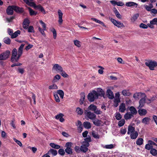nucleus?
I'll return each mask as SVG.
<instances>
[{"label":"nucleus","mask_w":157,"mask_h":157,"mask_svg":"<svg viewBox=\"0 0 157 157\" xmlns=\"http://www.w3.org/2000/svg\"><path fill=\"white\" fill-rule=\"evenodd\" d=\"M75 150L77 153H79L80 151H81L80 147L79 146H77L75 147Z\"/></svg>","instance_id":"nucleus-62"},{"label":"nucleus","mask_w":157,"mask_h":157,"mask_svg":"<svg viewBox=\"0 0 157 157\" xmlns=\"http://www.w3.org/2000/svg\"><path fill=\"white\" fill-rule=\"evenodd\" d=\"M74 44L77 47L79 48L81 46V42L78 40H75L73 41Z\"/></svg>","instance_id":"nucleus-40"},{"label":"nucleus","mask_w":157,"mask_h":157,"mask_svg":"<svg viewBox=\"0 0 157 157\" xmlns=\"http://www.w3.org/2000/svg\"><path fill=\"white\" fill-rule=\"evenodd\" d=\"M138 4L136 3L132 2H127L125 4V5L127 6L128 7H132L133 6H136V7H137V6Z\"/></svg>","instance_id":"nucleus-25"},{"label":"nucleus","mask_w":157,"mask_h":157,"mask_svg":"<svg viewBox=\"0 0 157 157\" xmlns=\"http://www.w3.org/2000/svg\"><path fill=\"white\" fill-rule=\"evenodd\" d=\"M60 74L63 77L66 78L68 76V75L65 72L63 71V70L62 71H61L60 72Z\"/></svg>","instance_id":"nucleus-63"},{"label":"nucleus","mask_w":157,"mask_h":157,"mask_svg":"<svg viewBox=\"0 0 157 157\" xmlns=\"http://www.w3.org/2000/svg\"><path fill=\"white\" fill-rule=\"evenodd\" d=\"M13 139L14 141L15 142H16L21 147L22 146V144L20 141L17 140L15 138H14Z\"/></svg>","instance_id":"nucleus-61"},{"label":"nucleus","mask_w":157,"mask_h":157,"mask_svg":"<svg viewBox=\"0 0 157 157\" xmlns=\"http://www.w3.org/2000/svg\"><path fill=\"white\" fill-rule=\"evenodd\" d=\"M106 95L110 99H112L114 98L112 90L110 89H108L106 91Z\"/></svg>","instance_id":"nucleus-15"},{"label":"nucleus","mask_w":157,"mask_h":157,"mask_svg":"<svg viewBox=\"0 0 157 157\" xmlns=\"http://www.w3.org/2000/svg\"><path fill=\"white\" fill-rule=\"evenodd\" d=\"M133 97L136 100L139 99L140 98L143 97H146V95L143 93H136L133 95Z\"/></svg>","instance_id":"nucleus-7"},{"label":"nucleus","mask_w":157,"mask_h":157,"mask_svg":"<svg viewBox=\"0 0 157 157\" xmlns=\"http://www.w3.org/2000/svg\"><path fill=\"white\" fill-rule=\"evenodd\" d=\"M83 126L86 129L90 128L91 126L90 122L88 121H85L83 123Z\"/></svg>","instance_id":"nucleus-28"},{"label":"nucleus","mask_w":157,"mask_h":157,"mask_svg":"<svg viewBox=\"0 0 157 157\" xmlns=\"http://www.w3.org/2000/svg\"><path fill=\"white\" fill-rule=\"evenodd\" d=\"M146 97L142 98L139 101V106L138 108H141L144 107L145 103H146Z\"/></svg>","instance_id":"nucleus-16"},{"label":"nucleus","mask_w":157,"mask_h":157,"mask_svg":"<svg viewBox=\"0 0 157 157\" xmlns=\"http://www.w3.org/2000/svg\"><path fill=\"white\" fill-rule=\"evenodd\" d=\"M52 69H54L58 73H60L61 71H63V68L59 64H56L54 65L52 67Z\"/></svg>","instance_id":"nucleus-11"},{"label":"nucleus","mask_w":157,"mask_h":157,"mask_svg":"<svg viewBox=\"0 0 157 157\" xmlns=\"http://www.w3.org/2000/svg\"><path fill=\"white\" fill-rule=\"evenodd\" d=\"M128 109L130 111L131 113L133 115H136L137 113V111L136 109H127V111H128Z\"/></svg>","instance_id":"nucleus-42"},{"label":"nucleus","mask_w":157,"mask_h":157,"mask_svg":"<svg viewBox=\"0 0 157 157\" xmlns=\"http://www.w3.org/2000/svg\"><path fill=\"white\" fill-rule=\"evenodd\" d=\"M85 113L89 119L91 120L94 119L96 117V115L94 113H92L87 110L85 111Z\"/></svg>","instance_id":"nucleus-8"},{"label":"nucleus","mask_w":157,"mask_h":157,"mask_svg":"<svg viewBox=\"0 0 157 157\" xmlns=\"http://www.w3.org/2000/svg\"><path fill=\"white\" fill-rule=\"evenodd\" d=\"M28 9L29 10L30 15L31 16H35L37 14V12L34 11L30 7H28Z\"/></svg>","instance_id":"nucleus-32"},{"label":"nucleus","mask_w":157,"mask_h":157,"mask_svg":"<svg viewBox=\"0 0 157 157\" xmlns=\"http://www.w3.org/2000/svg\"><path fill=\"white\" fill-rule=\"evenodd\" d=\"M58 153L60 155L63 156L64 155L65 152L63 149L61 148L59 149Z\"/></svg>","instance_id":"nucleus-53"},{"label":"nucleus","mask_w":157,"mask_h":157,"mask_svg":"<svg viewBox=\"0 0 157 157\" xmlns=\"http://www.w3.org/2000/svg\"><path fill=\"white\" fill-rule=\"evenodd\" d=\"M145 65L151 70L154 69V67L157 66V62L155 61L149 60L145 63Z\"/></svg>","instance_id":"nucleus-2"},{"label":"nucleus","mask_w":157,"mask_h":157,"mask_svg":"<svg viewBox=\"0 0 157 157\" xmlns=\"http://www.w3.org/2000/svg\"><path fill=\"white\" fill-rule=\"evenodd\" d=\"M25 44H21V46L18 48V53L17 56V59H19L20 57L21 56L23 53V51Z\"/></svg>","instance_id":"nucleus-9"},{"label":"nucleus","mask_w":157,"mask_h":157,"mask_svg":"<svg viewBox=\"0 0 157 157\" xmlns=\"http://www.w3.org/2000/svg\"><path fill=\"white\" fill-rule=\"evenodd\" d=\"M116 115L115 116V117L117 120H119L121 119L122 117L120 113L118 112L116 113Z\"/></svg>","instance_id":"nucleus-55"},{"label":"nucleus","mask_w":157,"mask_h":157,"mask_svg":"<svg viewBox=\"0 0 157 157\" xmlns=\"http://www.w3.org/2000/svg\"><path fill=\"white\" fill-rule=\"evenodd\" d=\"M13 8L14 10L17 13H22L24 11L23 8L22 7L13 6Z\"/></svg>","instance_id":"nucleus-17"},{"label":"nucleus","mask_w":157,"mask_h":157,"mask_svg":"<svg viewBox=\"0 0 157 157\" xmlns=\"http://www.w3.org/2000/svg\"><path fill=\"white\" fill-rule=\"evenodd\" d=\"M81 98L80 99L79 103L80 105H82L84 102L85 99V94L84 93H81L80 94Z\"/></svg>","instance_id":"nucleus-23"},{"label":"nucleus","mask_w":157,"mask_h":157,"mask_svg":"<svg viewBox=\"0 0 157 157\" xmlns=\"http://www.w3.org/2000/svg\"><path fill=\"white\" fill-rule=\"evenodd\" d=\"M10 54V52L9 50L6 51L0 55V60L6 59L8 58Z\"/></svg>","instance_id":"nucleus-5"},{"label":"nucleus","mask_w":157,"mask_h":157,"mask_svg":"<svg viewBox=\"0 0 157 157\" xmlns=\"http://www.w3.org/2000/svg\"><path fill=\"white\" fill-rule=\"evenodd\" d=\"M72 143L71 142H67L65 145L66 148L65 149V152L69 155H72L73 153L72 149L71 148Z\"/></svg>","instance_id":"nucleus-3"},{"label":"nucleus","mask_w":157,"mask_h":157,"mask_svg":"<svg viewBox=\"0 0 157 157\" xmlns=\"http://www.w3.org/2000/svg\"><path fill=\"white\" fill-rule=\"evenodd\" d=\"M38 30L43 36H46V34L44 32V31L46 30H44L43 28L42 29L40 27H38Z\"/></svg>","instance_id":"nucleus-52"},{"label":"nucleus","mask_w":157,"mask_h":157,"mask_svg":"<svg viewBox=\"0 0 157 157\" xmlns=\"http://www.w3.org/2000/svg\"><path fill=\"white\" fill-rule=\"evenodd\" d=\"M124 118L126 120H127L130 119V117L129 115L128 112H127L124 115Z\"/></svg>","instance_id":"nucleus-60"},{"label":"nucleus","mask_w":157,"mask_h":157,"mask_svg":"<svg viewBox=\"0 0 157 157\" xmlns=\"http://www.w3.org/2000/svg\"><path fill=\"white\" fill-rule=\"evenodd\" d=\"M96 93L98 95V98L99 96L104 97L105 95V92L101 88H98L97 89Z\"/></svg>","instance_id":"nucleus-13"},{"label":"nucleus","mask_w":157,"mask_h":157,"mask_svg":"<svg viewBox=\"0 0 157 157\" xmlns=\"http://www.w3.org/2000/svg\"><path fill=\"white\" fill-rule=\"evenodd\" d=\"M125 121L124 119H122L118 122V125L121 127L124 124Z\"/></svg>","instance_id":"nucleus-48"},{"label":"nucleus","mask_w":157,"mask_h":157,"mask_svg":"<svg viewBox=\"0 0 157 157\" xmlns=\"http://www.w3.org/2000/svg\"><path fill=\"white\" fill-rule=\"evenodd\" d=\"M20 31L19 30H17L13 33L11 36V38L13 39L16 38L19 34H20Z\"/></svg>","instance_id":"nucleus-33"},{"label":"nucleus","mask_w":157,"mask_h":157,"mask_svg":"<svg viewBox=\"0 0 157 157\" xmlns=\"http://www.w3.org/2000/svg\"><path fill=\"white\" fill-rule=\"evenodd\" d=\"M153 25H156L157 26V18H155L150 21V23L147 24L149 27L153 29L154 26Z\"/></svg>","instance_id":"nucleus-10"},{"label":"nucleus","mask_w":157,"mask_h":157,"mask_svg":"<svg viewBox=\"0 0 157 157\" xmlns=\"http://www.w3.org/2000/svg\"><path fill=\"white\" fill-rule=\"evenodd\" d=\"M58 13L59 16L58 22L59 24L61 25L62 24L63 21L62 19L63 13L60 10H58Z\"/></svg>","instance_id":"nucleus-14"},{"label":"nucleus","mask_w":157,"mask_h":157,"mask_svg":"<svg viewBox=\"0 0 157 157\" xmlns=\"http://www.w3.org/2000/svg\"><path fill=\"white\" fill-rule=\"evenodd\" d=\"M150 6L145 5V9L148 11H151V9L153 8V6L151 4Z\"/></svg>","instance_id":"nucleus-58"},{"label":"nucleus","mask_w":157,"mask_h":157,"mask_svg":"<svg viewBox=\"0 0 157 157\" xmlns=\"http://www.w3.org/2000/svg\"><path fill=\"white\" fill-rule=\"evenodd\" d=\"M122 94L124 96H129L131 93L128 90H123L122 91Z\"/></svg>","instance_id":"nucleus-38"},{"label":"nucleus","mask_w":157,"mask_h":157,"mask_svg":"<svg viewBox=\"0 0 157 157\" xmlns=\"http://www.w3.org/2000/svg\"><path fill=\"white\" fill-rule=\"evenodd\" d=\"M109 19L115 26L118 28L121 27H124V24L114 19L111 17H109Z\"/></svg>","instance_id":"nucleus-6"},{"label":"nucleus","mask_w":157,"mask_h":157,"mask_svg":"<svg viewBox=\"0 0 157 157\" xmlns=\"http://www.w3.org/2000/svg\"><path fill=\"white\" fill-rule=\"evenodd\" d=\"M91 20L94 21L100 24L103 26H104L105 27H106V26L105 25V24H104L103 22L101 21H100L96 19V18H91Z\"/></svg>","instance_id":"nucleus-24"},{"label":"nucleus","mask_w":157,"mask_h":157,"mask_svg":"<svg viewBox=\"0 0 157 157\" xmlns=\"http://www.w3.org/2000/svg\"><path fill=\"white\" fill-rule=\"evenodd\" d=\"M92 110H93L95 113L97 114H101L102 113V112L100 110H98V109H89Z\"/></svg>","instance_id":"nucleus-47"},{"label":"nucleus","mask_w":157,"mask_h":157,"mask_svg":"<svg viewBox=\"0 0 157 157\" xmlns=\"http://www.w3.org/2000/svg\"><path fill=\"white\" fill-rule=\"evenodd\" d=\"M50 146L52 148L56 149H59L60 148V146L54 143H50L49 144Z\"/></svg>","instance_id":"nucleus-35"},{"label":"nucleus","mask_w":157,"mask_h":157,"mask_svg":"<svg viewBox=\"0 0 157 157\" xmlns=\"http://www.w3.org/2000/svg\"><path fill=\"white\" fill-rule=\"evenodd\" d=\"M138 112L140 116L145 115L147 113V110L144 109H140Z\"/></svg>","instance_id":"nucleus-22"},{"label":"nucleus","mask_w":157,"mask_h":157,"mask_svg":"<svg viewBox=\"0 0 157 157\" xmlns=\"http://www.w3.org/2000/svg\"><path fill=\"white\" fill-rule=\"evenodd\" d=\"M150 152L153 156L157 155V150L155 148L151 149L150 151Z\"/></svg>","instance_id":"nucleus-46"},{"label":"nucleus","mask_w":157,"mask_h":157,"mask_svg":"<svg viewBox=\"0 0 157 157\" xmlns=\"http://www.w3.org/2000/svg\"><path fill=\"white\" fill-rule=\"evenodd\" d=\"M113 11L117 17L119 19H121V15H120L119 12L115 7L114 8Z\"/></svg>","instance_id":"nucleus-31"},{"label":"nucleus","mask_w":157,"mask_h":157,"mask_svg":"<svg viewBox=\"0 0 157 157\" xmlns=\"http://www.w3.org/2000/svg\"><path fill=\"white\" fill-rule=\"evenodd\" d=\"M60 78L61 77L60 75H57L54 76L52 82H56L57 81H56V80H59Z\"/></svg>","instance_id":"nucleus-49"},{"label":"nucleus","mask_w":157,"mask_h":157,"mask_svg":"<svg viewBox=\"0 0 157 157\" xmlns=\"http://www.w3.org/2000/svg\"><path fill=\"white\" fill-rule=\"evenodd\" d=\"M3 42L6 44L9 45L10 44L11 40L8 37H6L3 39Z\"/></svg>","instance_id":"nucleus-39"},{"label":"nucleus","mask_w":157,"mask_h":157,"mask_svg":"<svg viewBox=\"0 0 157 157\" xmlns=\"http://www.w3.org/2000/svg\"><path fill=\"white\" fill-rule=\"evenodd\" d=\"M125 105L128 106L127 108H135L133 106H131L130 107L128 106L129 105L131 104L132 101L131 100L129 99L128 98H126L125 99Z\"/></svg>","instance_id":"nucleus-20"},{"label":"nucleus","mask_w":157,"mask_h":157,"mask_svg":"<svg viewBox=\"0 0 157 157\" xmlns=\"http://www.w3.org/2000/svg\"><path fill=\"white\" fill-rule=\"evenodd\" d=\"M55 93H57L58 94L61 99H63L64 95V93L63 90H57L56 92H54Z\"/></svg>","instance_id":"nucleus-21"},{"label":"nucleus","mask_w":157,"mask_h":157,"mask_svg":"<svg viewBox=\"0 0 157 157\" xmlns=\"http://www.w3.org/2000/svg\"><path fill=\"white\" fill-rule=\"evenodd\" d=\"M150 119L148 117H145L143 119L142 122L146 124H147L149 122Z\"/></svg>","instance_id":"nucleus-34"},{"label":"nucleus","mask_w":157,"mask_h":157,"mask_svg":"<svg viewBox=\"0 0 157 157\" xmlns=\"http://www.w3.org/2000/svg\"><path fill=\"white\" fill-rule=\"evenodd\" d=\"M135 132V128L131 125H129L128 126L127 134H129L130 132L132 133Z\"/></svg>","instance_id":"nucleus-27"},{"label":"nucleus","mask_w":157,"mask_h":157,"mask_svg":"<svg viewBox=\"0 0 157 157\" xmlns=\"http://www.w3.org/2000/svg\"><path fill=\"white\" fill-rule=\"evenodd\" d=\"M101 122L102 121H101L98 119L95 120L94 121H93L94 124L97 126H100Z\"/></svg>","instance_id":"nucleus-36"},{"label":"nucleus","mask_w":157,"mask_h":157,"mask_svg":"<svg viewBox=\"0 0 157 157\" xmlns=\"http://www.w3.org/2000/svg\"><path fill=\"white\" fill-rule=\"evenodd\" d=\"M76 111L78 115H81L83 113V110L82 109H76Z\"/></svg>","instance_id":"nucleus-56"},{"label":"nucleus","mask_w":157,"mask_h":157,"mask_svg":"<svg viewBox=\"0 0 157 157\" xmlns=\"http://www.w3.org/2000/svg\"><path fill=\"white\" fill-rule=\"evenodd\" d=\"M29 6H32L34 8L36 4L33 2H30L29 0H23Z\"/></svg>","instance_id":"nucleus-29"},{"label":"nucleus","mask_w":157,"mask_h":157,"mask_svg":"<svg viewBox=\"0 0 157 157\" xmlns=\"http://www.w3.org/2000/svg\"><path fill=\"white\" fill-rule=\"evenodd\" d=\"M51 31L53 33L54 38L56 39L57 36L56 31L55 29L53 28L51 30Z\"/></svg>","instance_id":"nucleus-57"},{"label":"nucleus","mask_w":157,"mask_h":157,"mask_svg":"<svg viewBox=\"0 0 157 157\" xmlns=\"http://www.w3.org/2000/svg\"><path fill=\"white\" fill-rule=\"evenodd\" d=\"M157 99V96H153L150 99L146 98V103L149 104Z\"/></svg>","instance_id":"nucleus-18"},{"label":"nucleus","mask_w":157,"mask_h":157,"mask_svg":"<svg viewBox=\"0 0 157 157\" xmlns=\"http://www.w3.org/2000/svg\"><path fill=\"white\" fill-rule=\"evenodd\" d=\"M39 22L42 25V26L44 30H46V24L43 22L42 20H40Z\"/></svg>","instance_id":"nucleus-59"},{"label":"nucleus","mask_w":157,"mask_h":157,"mask_svg":"<svg viewBox=\"0 0 157 157\" xmlns=\"http://www.w3.org/2000/svg\"><path fill=\"white\" fill-rule=\"evenodd\" d=\"M153 146L149 144V143L148 142H147V144L145 146V148L148 150L153 149Z\"/></svg>","instance_id":"nucleus-45"},{"label":"nucleus","mask_w":157,"mask_h":157,"mask_svg":"<svg viewBox=\"0 0 157 157\" xmlns=\"http://www.w3.org/2000/svg\"><path fill=\"white\" fill-rule=\"evenodd\" d=\"M54 96L56 102H59L60 101V99L57 93H54Z\"/></svg>","instance_id":"nucleus-51"},{"label":"nucleus","mask_w":157,"mask_h":157,"mask_svg":"<svg viewBox=\"0 0 157 157\" xmlns=\"http://www.w3.org/2000/svg\"><path fill=\"white\" fill-rule=\"evenodd\" d=\"M81 151L83 153H86L88 150V148L86 147L81 145L80 146Z\"/></svg>","instance_id":"nucleus-41"},{"label":"nucleus","mask_w":157,"mask_h":157,"mask_svg":"<svg viewBox=\"0 0 157 157\" xmlns=\"http://www.w3.org/2000/svg\"><path fill=\"white\" fill-rule=\"evenodd\" d=\"M18 55L17 50L16 48H14L12 50V56L11 59V61L12 62H17L19 59H17V56Z\"/></svg>","instance_id":"nucleus-4"},{"label":"nucleus","mask_w":157,"mask_h":157,"mask_svg":"<svg viewBox=\"0 0 157 157\" xmlns=\"http://www.w3.org/2000/svg\"><path fill=\"white\" fill-rule=\"evenodd\" d=\"M138 134L137 131L131 133L130 134V138L132 139H135L137 138Z\"/></svg>","instance_id":"nucleus-30"},{"label":"nucleus","mask_w":157,"mask_h":157,"mask_svg":"<svg viewBox=\"0 0 157 157\" xmlns=\"http://www.w3.org/2000/svg\"><path fill=\"white\" fill-rule=\"evenodd\" d=\"M120 102V98H115L114 100L113 106L115 107H117L118 105V103Z\"/></svg>","instance_id":"nucleus-37"},{"label":"nucleus","mask_w":157,"mask_h":157,"mask_svg":"<svg viewBox=\"0 0 157 157\" xmlns=\"http://www.w3.org/2000/svg\"><path fill=\"white\" fill-rule=\"evenodd\" d=\"M92 136L95 139H99L100 137L99 135L94 131H93L92 132Z\"/></svg>","instance_id":"nucleus-44"},{"label":"nucleus","mask_w":157,"mask_h":157,"mask_svg":"<svg viewBox=\"0 0 157 157\" xmlns=\"http://www.w3.org/2000/svg\"><path fill=\"white\" fill-rule=\"evenodd\" d=\"M87 98L90 102L94 101L95 99H98V95L96 91L94 90L91 92L89 93L87 96Z\"/></svg>","instance_id":"nucleus-1"},{"label":"nucleus","mask_w":157,"mask_h":157,"mask_svg":"<svg viewBox=\"0 0 157 157\" xmlns=\"http://www.w3.org/2000/svg\"><path fill=\"white\" fill-rule=\"evenodd\" d=\"M48 88L50 90L57 89L58 88V86L55 84H53L49 86Z\"/></svg>","instance_id":"nucleus-50"},{"label":"nucleus","mask_w":157,"mask_h":157,"mask_svg":"<svg viewBox=\"0 0 157 157\" xmlns=\"http://www.w3.org/2000/svg\"><path fill=\"white\" fill-rule=\"evenodd\" d=\"M63 116L64 115L63 113H60L56 115L55 117L56 119H59L60 121L62 122L64 121V119L63 117Z\"/></svg>","instance_id":"nucleus-19"},{"label":"nucleus","mask_w":157,"mask_h":157,"mask_svg":"<svg viewBox=\"0 0 157 157\" xmlns=\"http://www.w3.org/2000/svg\"><path fill=\"white\" fill-rule=\"evenodd\" d=\"M13 6H9L6 10L7 14L8 15H12L13 13Z\"/></svg>","instance_id":"nucleus-12"},{"label":"nucleus","mask_w":157,"mask_h":157,"mask_svg":"<svg viewBox=\"0 0 157 157\" xmlns=\"http://www.w3.org/2000/svg\"><path fill=\"white\" fill-rule=\"evenodd\" d=\"M28 29V31L29 33H34L35 32L34 28L32 26H30Z\"/></svg>","instance_id":"nucleus-54"},{"label":"nucleus","mask_w":157,"mask_h":157,"mask_svg":"<svg viewBox=\"0 0 157 157\" xmlns=\"http://www.w3.org/2000/svg\"><path fill=\"white\" fill-rule=\"evenodd\" d=\"M47 154L48 155L50 154H51L53 156H56L57 154V151L53 149H50V150L47 152Z\"/></svg>","instance_id":"nucleus-26"},{"label":"nucleus","mask_w":157,"mask_h":157,"mask_svg":"<svg viewBox=\"0 0 157 157\" xmlns=\"http://www.w3.org/2000/svg\"><path fill=\"white\" fill-rule=\"evenodd\" d=\"M143 139L142 138L138 139L136 141V144L138 145H141L143 144Z\"/></svg>","instance_id":"nucleus-43"},{"label":"nucleus","mask_w":157,"mask_h":157,"mask_svg":"<svg viewBox=\"0 0 157 157\" xmlns=\"http://www.w3.org/2000/svg\"><path fill=\"white\" fill-rule=\"evenodd\" d=\"M139 16V14L138 13L135 14L132 17V20H133L134 21H135L138 17Z\"/></svg>","instance_id":"nucleus-64"}]
</instances>
